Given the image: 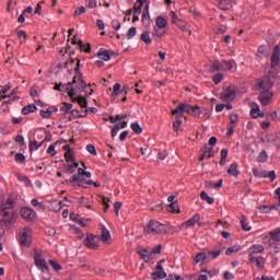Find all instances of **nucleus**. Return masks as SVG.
Returning a JSON list of instances; mask_svg holds the SVG:
<instances>
[{"label":"nucleus","mask_w":280,"mask_h":280,"mask_svg":"<svg viewBox=\"0 0 280 280\" xmlns=\"http://www.w3.org/2000/svg\"><path fill=\"white\" fill-rule=\"evenodd\" d=\"M63 170H66L68 174H75V168L71 164H63Z\"/></svg>","instance_id":"338daca9"},{"label":"nucleus","mask_w":280,"mask_h":280,"mask_svg":"<svg viewBox=\"0 0 280 280\" xmlns=\"http://www.w3.org/2000/svg\"><path fill=\"white\" fill-rule=\"evenodd\" d=\"M249 264H256L259 270H264L266 266V258L262 256H248Z\"/></svg>","instance_id":"4468645a"},{"label":"nucleus","mask_w":280,"mask_h":280,"mask_svg":"<svg viewBox=\"0 0 280 280\" xmlns=\"http://www.w3.org/2000/svg\"><path fill=\"white\" fill-rule=\"evenodd\" d=\"M264 241L265 242L267 241V244H268L269 248H272V246H275V244H279V242H280V228L270 231L269 236L265 237Z\"/></svg>","instance_id":"6e6552de"},{"label":"nucleus","mask_w":280,"mask_h":280,"mask_svg":"<svg viewBox=\"0 0 280 280\" xmlns=\"http://www.w3.org/2000/svg\"><path fill=\"white\" fill-rule=\"evenodd\" d=\"M33 259L37 270H40L43 275H49V266L43 254L35 252Z\"/></svg>","instance_id":"39448f33"},{"label":"nucleus","mask_w":280,"mask_h":280,"mask_svg":"<svg viewBox=\"0 0 280 280\" xmlns=\"http://www.w3.org/2000/svg\"><path fill=\"white\" fill-rule=\"evenodd\" d=\"M21 217L24 220H27V222L34 221V218H36V211L32 208H22L21 209Z\"/></svg>","instance_id":"dca6fc26"},{"label":"nucleus","mask_w":280,"mask_h":280,"mask_svg":"<svg viewBox=\"0 0 280 280\" xmlns=\"http://www.w3.org/2000/svg\"><path fill=\"white\" fill-rule=\"evenodd\" d=\"M144 231L149 235H161V234L165 233V225L162 224L159 221L151 220V221H149V223L145 226Z\"/></svg>","instance_id":"20e7f679"},{"label":"nucleus","mask_w":280,"mask_h":280,"mask_svg":"<svg viewBox=\"0 0 280 280\" xmlns=\"http://www.w3.org/2000/svg\"><path fill=\"white\" fill-rule=\"evenodd\" d=\"M140 39L142 40V43H144L145 45H152V38L150 37V33H142L140 35Z\"/></svg>","instance_id":"c03bdc74"},{"label":"nucleus","mask_w":280,"mask_h":280,"mask_svg":"<svg viewBox=\"0 0 280 280\" xmlns=\"http://www.w3.org/2000/svg\"><path fill=\"white\" fill-rule=\"evenodd\" d=\"M65 159L67 163H75V154H73V150L66 152Z\"/></svg>","instance_id":"ea45409f"},{"label":"nucleus","mask_w":280,"mask_h":280,"mask_svg":"<svg viewBox=\"0 0 280 280\" xmlns=\"http://www.w3.org/2000/svg\"><path fill=\"white\" fill-rule=\"evenodd\" d=\"M16 220H19L16 211H0V235H3V226L5 229H14Z\"/></svg>","instance_id":"f257e3e1"},{"label":"nucleus","mask_w":280,"mask_h":280,"mask_svg":"<svg viewBox=\"0 0 280 280\" xmlns=\"http://www.w3.org/2000/svg\"><path fill=\"white\" fill-rule=\"evenodd\" d=\"M231 8H233V4L229 0H221L219 2V10L226 11V10H231Z\"/></svg>","instance_id":"7c9ffc66"},{"label":"nucleus","mask_w":280,"mask_h":280,"mask_svg":"<svg viewBox=\"0 0 280 280\" xmlns=\"http://www.w3.org/2000/svg\"><path fill=\"white\" fill-rule=\"evenodd\" d=\"M222 80H224V74L222 72H218L212 77V82L215 85L220 84V82H222Z\"/></svg>","instance_id":"37998d69"},{"label":"nucleus","mask_w":280,"mask_h":280,"mask_svg":"<svg viewBox=\"0 0 280 280\" xmlns=\"http://www.w3.org/2000/svg\"><path fill=\"white\" fill-rule=\"evenodd\" d=\"M11 86L9 84L5 85H0V97H2V100H5V93H8V91H10Z\"/></svg>","instance_id":"864d4df0"},{"label":"nucleus","mask_w":280,"mask_h":280,"mask_svg":"<svg viewBox=\"0 0 280 280\" xmlns=\"http://www.w3.org/2000/svg\"><path fill=\"white\" fill-rule=\"evenodd\" d=\"M119 93H121V84L120 83H115L114 88H113L112 96L117 97V95H119Z\"/></svg>","instance_id":"6e6d98bb"},{"label":"nucleus","mask_w":280,"mask_h":280,"mask_svg":"<svg viewBox=\"0 0 280 280\" xmlns=\"http://www.w3.org/2000/svg\"><path fill=\"white\" fill-rule=\"evenodd\" d=\"M15 201L12 197H9L0 206V211H14Z\"/></svg>","instance_id":"6ab92c4d"},{"label":"nucleus","mask_w":280,"mask_h":280,"mask_svg":"<svg viewBox=\"0 0 280 280\" xmlns=\"http://www.w3.org/2000/svg\"><path fill=\"white\" fill-rule=\"evenodd\" d=\"M248 257H255V255H259L266 250V247L261 244H254L249 248Z\"/></svg>","instance_id":"a211bd4d"},{"label":"nucleus","mask_w":280,"mask_h":280,"mask_svg":"<svg viewBox=\"0 0 280 280\" xmlns=\"http://www.w3.org/2000/svg\"><path fill=\"white\" fill-rule=\"evenodd\" d=\"M69 183H79V187H84V185H93L94 182L93 179L84 182V179L80 178V176L75 174L69 178Z\"/></svg>","instance_id":"aec40b11"},{"label":"nucleus","mask_w":280,"mask_h":280,"mask_svg":"<svg viewBox=\"0 0 280 280\" xmlns=\"http://www.w3.org/2000/svg\"><path fill=\"white\" fill-rule=\"evenodd\" d=\"M130 128L136 135H141L143 132V129L141 128V125H139V122H132Z\"/></svg>","instance_id":"49530a36"},{"label":"nucleus","mask_w":280,"mask_h":280,"mask_svg":"<svg viewBox=\"0 0 280 280\" xmlns=\"http://www.w3.org/2000/svg\"><path fill=\"white\" fill-rule=\"evenodd\" d=\"M279 62H280V46L276 45L273 47V50H272V54H271L270 67L272 69H277V67H279Z\"/></svg>","instance_id":"9d476101"},{"label":"nucleus","mask_w":280,"mask_h":280,"mask_svg":"<svg viewBox=\"0 0 280 280\" xmlns=\"http://www.w3.org/2000/svg\"><path fill=\"white\" fill-rule=\"evenodd\" d=\"M85 149L90 154H93V156H97V150L95 149V145L88 144Z\"/></svg>","instance_id":"69168bd1"},{"label":"nucleus","mask_w":280,"mask_h":280,"mask_svg":"<svg viewBox=\"0 0 280 280\" xmlns=\"http://www.w3.org/2000/svg\"><path fill=\"white\" fill-rule=\"evenodd\" d=\"M68 84H71V88L73 89V84H77L78 89H82V91H86V88L89 86L84 80H82V74H77L73 77V80L69 82Z\"/></svg>","instance_id":"2eb2a0df"},{"label":"nucleus","mask_w":280,"mask_h":280,"mask_svg":"<svg viewBox=\"0 0 280 280\" xmlns=\"http://www.w3.org/2000/svg\"><path fill=\"white\" fill-rule=\"evenodd\" d=\"M230 121V126H236L237 121H240V116L237 114H231Z\"/></svg>","instance_id":"bf43d9fd"},{"label":"nucleus","mask_w":280,"mask_h":280,"mask_svg":"<svg viewBox=\"0 0 280 280\" xmlns=\"http://www.w3.org/2000/svg\"><path fill=\"white\" fill-rule=\"evenodd\" d=\"M162 249H163V246L159 244L158 246L151 249L150 255H161Z\"/></svg>","instance_id":"0e129e2a"},{"label":"nucleus","mask_w":280,"mask_h":280,"mask_svg":"<svg viewBox=\"0 0 280 280\" xmlns=\"http://www.w3.org/2000/svg\"><path fill=\"white\" fill-rule=\"evenodd\" d=\"M112 27L113 30H115L116 32L121 30V22H119V20H113L112 21Z\"/></svg>","instance_id":"774afa93"},{"label":"nucleus","mask_w":280,"mask_h":280,"mask_svg":"<svg viewBox=\"0 0 280 280\" xmlns=\"http://www.w3.org/2000/svg\"><path fill=\"white\" fill-rule=\"evenodd\" d=\"M156 23V26L160 28V30H163V27H166L167 26V20H165V18L163 16H159L155 21Z\"/></svg>","instance_id":"a19ab883"},{"label":"nucleus","mask_w":280,"mask_h":280,"mask_svg":"<svg viewBox=\"0 0 280 280\" xmlns=\"http://www.w3.org/2000/svg\"><path fill=\"white\" fill-rule=\"evenodd\" d=\"M151 277L153 280L167 278V272L163 270V265H161V262L156 264L155 271L151 273Z\"/></svg>","instance_id":"ddd939ff"},{"label":"nucleus","mask_w":280,"mask_h":280,"mask_svg":"<svg viewBox=\"0 0 280 280\" xmlns=\"http://www.w3.org/2000/svg\"><path fill=\"white\" fill-rule=\"evenodd\" d=\"M36 110H38V107L34 104H30L22 108V115H30L31 113H36Z\"/></svg>","instance_id":"cd10ccee"},{"label":"nucleus","mask_w":280,"mask_h":280,"mask_svg":"<svg viewBox=\"0 0 280 280\" xmlns=\"http://www.w3.org/2000/svg\"><path fill=\"white\" fill-rule=\"evenodd\" d=\"M71 108H73V104L62 103V106L60 107V112L63 113L65 117H68L71 113Z\"/></svg>","instance_id":"c85d7f7f"},{"label":"nucleus","mask_w":280,"mask_h":280,"mask_svg":"<svg viewBox=\"0 0 280 280\" xmlns=\"http://www.w3.org/2000/svg\"><path fill=\"white\" fill-rule=\"evenodd\" d=\"M67 93H68V96L70 97L71 102L73 104H79V106L81 108H88L89 107V102H86V98H84L82 95H79L75 97L77 95V92H75V89L71 86V83H68L66 85H63Z\"/></svg>","instance_id":"f03ea898"},{"label":"nucleus","mask_w":280,"mask_h":280,"mask_svg":"<svg viewBox=\"0 0 280 280\" xmlns=\"http://www.w3.org/2000/svg\"><path fill=\"white\" fill-rule=\"evenodd\" d=\"M79 207H84L85 209H91V201H89V198L81 197L78 201Z\"/></svg>","instance_id":"72a5a7b5"},{"label":"nucleus","mask_w":280,"mask_h":280,"mask_svg":"<svg viewBox=\"0 0 280 280\" xmlns=\"http://www.w3.org/2000/svg\"><path fill=\"white\" fill-rule=\"evenodd\" d=\"M96 56L97 58H100L101 60H104L105 62H108V60H110V51L104 48H101L97 51Z\"/></svg>","instance_id":"4be33fe9"},{"label":"nucleus","mask_w":280,"mask_h":280,"mask_svg":"<svg viewBox=\"0 0 280 280\" xmlns=\"http://www.w3.org/2000/svg\"><path fill=\"white\" fill-rule=\"evenodd\" d=\"M275 93L271 91H260L258 95V101L262 106H268L272 102Z\"/></svg>","instance_id":"1a4fd4ad"},{"label":"nucleus","mask_w":280,"mask_h":280,"mask_svg":"<svg viewBox=\"0 0 280 280\" xmlns=\"http://www.w3.org/2000/svg\"><path fill=\"white\" fill-rule=\"evenodd\" d=\"M183 126V114L175 115V121L173 122L174 132H178Z\"/></svg>","instance_id":"5701e85b"},{"label":"nucleus","mask_w":280,"mask_h":280,"mask_svg":"<svg viewBox=\"0 0 280 280\" xmlns=\"http://www.w3.org/2000/svg\"><path fill=\"white\" fill-rule=\"evenodd\" d=\"M273 209H277V206H276V205H271V206H260V207H259L260 213H270V211H272Z\"/></svg>","instance_id":"a18cd8bd"},{"label":"nucleus","mask_w":280,"mask_h":280,"mask_svg":"<svg viewBox=\"0 0 280 280\" xmlns=\"http://www.w3.org/2000/svg\"><path fill=\"white\" fill-rule=\"evenodd\" d=\"M137 253H138V255H140V257L142 258V259H144V261H150V253L148 252V249H145V248H140V249H138L137 250Z\"/></svg>","instance_id":"473e14b6"},{"label":"nucleus","mask_w":280,"mask_h":280,"mask_svg":"<svg viewBox=\"0 0 280 280\" xmlns=\"http://www.w3.org/2000/svg\"><path fill=\"white\" fill-rule=\"evenodd\" d=\"M18 242L22 248H30L32 246V229L23 228L19 231Z\"/></svg>","instance_id":"7ed1b4c3"},{"label":"nucleus","mask_w":280,"mask_h":280,"mask_svg":"<svg viewBox=\"0 0 280 280\" xmlns=\"http://www.w3.org/2000/svg\"><path fill=\"white\" fill-rule=\"evenodd\" d=\"M205 113V107H200L198 105L190 107V115L192 117H200Z\"/></svg>","instance_id":"393cba45"},{"label":"nucleus","mask_w":280,"mask_h":280,"mask_svg":"<svg viewBox=\"0 0 280 280\" xmlns=\"http://www.w3.org/2000/svg\"><path fill=\"white\" fill-rule=\"evenodd\" d=\"M235 97H237V88L235 85H229L220 96V100L222 102H226L228 104L235 101Z\"/></svg>","instance_id":"423d86ee"},{"label":"nucleus","mask_w":280,"mask_h":280,"mask_svg":"<svg viewBox=\"0 0 280 280\" xmlns=\"http://www.w3.org/2000/svg\"><path fill=\"white\" fill-rule=\"evenodd\" d=\"M209 71L210 73H218V71H220V60L212 62Z\"/></svg>","instance_id":"8fccbe9b"},{"label":"nucleus","mask_w":280,"mask_h":280,"mask_svg":"<svg viewBox=\"0 0 280 280\" xmlns=\"http://www.w3.org/2000/svg\"><path fill=\"white\" fill-rule=\"evenodd\" d=\"M167 211L171 213H178V203L177 202H172L167 206Z\"/></svg>","instance_id":"4d7b16f0"},{"label":"nucleus","mask_w":280,"mask_h":280,"mask_svg":"<svg viewBox=\"0 0 280 280\" xmlns=\"http://www.w3.org/2000/svg\"><path fill=\"white\" fill-rule=\"evenodd\" d=\"M137 36V27L132 26L127 32V39L131 40V38H135Z\"/></svg>","instance_id":"5fc2aeb1"},{"label":"nucleus","mask_w":280,"mask_h":280,"mask_svg":"<svg viewBox=\"0 0 280 280\" xmlns=\"http://www.w3.org/2000/svg\"><path fill=\"white\" fill-rule=\"evenodd\" d=\"M223 61V67L225 71H231L234 67V65H237L234 59L230 60H222Z\"/></svg>","instance_id":"c9c22d12"},{"label":"nucleus","mask_w":280,"mask_h":280,"mask_svg":"<svg viewBox=\"0 0 280 280\" xmlns=\"http://www.w3.org/2000/svg\"><path fill=\"white\" fill-rule=\"evenodd\" d=\"M258 163H266V161H268V152H266V150H262L258 158H257Z\"/></svg>","instance_id":"3c124183"},{"label":"nucleus","mask_w":280,"mask_h":280,"mask_svg":"<svg viewBox=\"0 0 280 280\" xmlns=\"http://www.w3.org/2000/svg\"><path fill=\"white\" fill-rule=\"evenodd\" d=\"M259 113H260V108L259 106L257 105L256 108H252L250 109V117L253 119H258L259 118Z\"/></svg>","instance_id":"13d9d810"},{"label":"nucleus","mask_w":280,"mask_h":280,"mask_svg":"<svg viewBox=\"0 0 280 280\" xmlns=\"http://www.w3.org/2000/svg\"><path fill=\"white\" fill-rule=\"evenodd\" d=\"M14 160L15 163H25V155L23 153H16Z\"/></svg>","instance_id":"e2e57ef3"},{"label":"nucleus","mask_w":280,"mask_h":280,"mask_svg":"<svg viewBox=\"0 0 280 280\" xmlns=\"http://www.w3.org/2000/svg\"><path fill=\"white\" fill-rule=\"evenodd\" d=\"M207 255H209V257H211L212 259H218V257L222 255V248L208 250Z\"/></svg>","instance_id":"f704fd0d"},{"label":"nucleus","mask_w":280,"mask_h":280,"mask_svg":"<svg viewBox=\"0 0 280 280\" xmlns=\"http://www.w3.org/2000/svg\"><path fill=\"white\" fill-rule=\"evenodd\" d=\"M207 252H200L198 253L194 260H195V264H200L201 261H207Z\"/></svg>","instance_id":"2f4dec72"},{"label":"nucleus","mask_w":280,"mask_h":280,"mask_svg":"<svg viewBox=\"0 0 280 280\" xmlns=\"http://www.w3.org/2000/svg\"><path fill=\"white\" fill-rule=\"evenodd\" d=\"M80 260V268H85L86 270H91V264H85L86 262V258L82 257L79 258Z\"/></svg>","instance_id":"052dcab7"},{"label":"nucleus","mask_w":280,"mask_h":280,"mask_svg":"<svg viewBox=\"0 0 280 280\" xmlns=\"http://www.w3.org/2000/svg\"><path fill=\"white\" fill-rule=\"evenodd\" d=\"M241 226L244 231H250V224L248 223V221H246V215H242L241 218Z\"/></svg>","instance_id":"09e8293b"},{"label":"nucleus","mask_w":280,"mask_h":280,"mask_svg":"<svg viewBox=\"0 0 280 280\" xmlns=\"http://www.w3.org/2000/svg\"><path fill=\"white\" fill-rule=\"evenodd\" d=\"M228 174L230 176H234V178H237L240 175V168H237V162H233L230 167L228 168Z\"/></svg>","instance_id":"b1692460"},{"label":"nucleus","mask_w":280,"mask_h":280,"mask_svg":"<svg viewBox=\"0 0 280 280\" xmlns=\"http://www.w3.org/2000/svg\"><path fill=\"white\" fill-rule=\"evenodd\" d=\"M200 152L206 154V159H213L215 156V153L213 152V147L209 148L208 144L201 147Z\"/></svg>","instance_id":"412c9836"},{"label":"nucleus","mask_w":280,"mask_h":280,"mask_svg":"<svg viewBox=\"0 0 280 280\" xmlns=\"http://www.w3.org/2000/svg\"><path fill=\"white\" fill-rule=\"evenodd\" d=\"M275 83H272V80L270 77H264L259 82H258V91H272V86Z\"/></svg>","instance_id":"9b49d317"},{"label":"nucleus","mask_w":280,"mask_h":280,"mask_svg":"<svg viewBox=\"0 0 280 280\" xmlns=\"http://www.w3.org/2000/svg\"><path fill=\"white\" fill-rule=\"evenodd\" d=\"M172 115H182L183 113H187L188 115H190L191 113V105L190 104H186V103H179L178 106L171 110Z\"/></svg>","instance_id":"f8f14e48"},{"label":"nucleus","mask_w":280,"mask_h":280,"mask_svg":"<svg viewBox=\"0 0 280 280\" xmlns=\"http://www.w3.org/2000/svg\"><path fill=\"white\" fill-rule=\"evenodd\" d=\"M39 114L44 119H49V117L52 115V112L48 108L46 110L42 109Z\"/></svg>","instance_id":"680f3d73"},{"label":"nucleus","mask_w":280,"mask_h":280,"mask_svg":"<svg viewBox=\"0 0 280 280\" xmlns=\"http://www.w3.org/2000/svg\"><path fill=\"white\" fill-rule=\"evenodd\" d=\"M49 266H51L52 269H55L56 272H60L62 270V266L58 264L56 260H48Z\"/></svg>","instance_id":"603ef678"},{"label":"nucleus","mask_w":280,"mask_h":280,"mask_svg":"<svg viewBox=\"0 0 280 280\" xmlns=\"http://www.w3.org/2000/svg\"><path fill=\"white\" fill-rule=\"evenodd\" d=\"M83 244L86 248H90V250H97V248H100V235L88 233L83 240Z\"/></svg>","instance_id":"0eeeda50"},{"label":"nucleus","mask_w":280,"mask_h":280,"mask_svg":"<svg viewBox=\"0 0 280 280\" xmlns=\"http://www.w3.org/2000/svg\"><path fill=\"white\" fill-rule=\"evenodd\" d=\"M270 56V52L268 51V46L260 45L256 52V60H264Z\"/></svg>","instance_id":"f3484780"},{"label":"nucleus","mask_w":280,"mask_h":280,"mask_svg":"<svg viewBox=\"0 0 280 280\" xmlns=\"http://www.w3.org/2000/svg\"><path fill=\"white\" fill-rule=\"evenodd\" d=\"M109 240H110V231L104 229V230L102 231V235L100 236V242L106 243V242H108Z\"/></svg>","instance_id":"4c0bfd02"},{"label":"nucleus","mask_w":280,"mask_h":280,"mask_svg":"<svg viewBox=\"0 0 280 280\" xmlns=\"http://www.w3.org/2000/svg\"><path fill=\"white\" fill-rule=\"evenodd\" d=\"M240 250H242V246L241 245H234L229 247L225 250V255L231 256L232 253H240Z\"/></svg>","instance_id":"79ce46f5"},{"label":"nucleus","mask_w":280,"mask_h":280,"mask_svg":"<svg viewBox=\"0 0 280 280\" xmlns=\"http://www.w3.org/2000/svg\"><path fill=\"white\" fill-rule=\"evenodd\" d=\"M67 117H68V121H73V119H80V110L72 109Z\"/></svg>","instance_id":"58836bf2"},{"label":"nucleus","mask_w":280,"mask_h":280,"mask_svg":"<svg viewBox=\"0 0 280 280\" xmlns=\"http://www.w3.org/2000/svg\"><path fill=\"white\" fill-rule=\"evenodd\" d=\"M79 47L81 48L84 54H91V44L84 45L81 39L78 42Z\"/></svg>","instance_id":"de8ad7c7"},{"label":"nucleus","mask_w":280,"mask_h":280,"mask_svg":"<svg viewBox=\"0 0 280 280\" xmlns=\"http://www.w3.org/2000/svg\"><path fill=\"white\" fill-rule=\"evenodd\" d=\"M200 222V213H196L192 215V218L188 219L186 222H185V225L186 226H195L196 223Z\"/></svg>","instance_id":"bb28decb"},{"label":"nucleus","mask_w":280,"mask_h":280,"mask_svg":"<svg viewBox=\"0 0 280 280\" xmlns=\"http://www.w3.org/2000/svg\"><path fill=\"white\" fill-rule=\"evenodd\" d=\"M45 143V140L38 143L36 140H31L28 143V150L30 152H34L35 150H39V148H43V144Z\"/></svg>","instance_id":"a878e982"},{"label":"nucleus","mask_w":280,"mask_h":280,"mask_svg":"<svg viewBox=\"0 0 280 280\" xmlns=\"http://www.w3.org/2000/svg\"><path fill=\"white\" fill-rule=\"evenodd\" d=\"M200 198L201 200H205V202H207L208 205H213V202H215V199L213 197H210L209 194H207V191L205 190L200 192Z\"/></svg>","instance_id":"c756f323"},{"label":"nucleus","mask_w":280,"mask_h":280,"mask_svg":"<svg viewBox=\"0 0 280 280\" xmlns=\"http://www.w3.org/2000/svg\"><path fill=\"white\" fill-rule=\"evenodd\" d=\"M222 183L223 179H219L217 183L210 180L207 183V187H209V189H220L222 188Z\"/></svg>","instance_id":"e433bc0d"}]
</instances>
